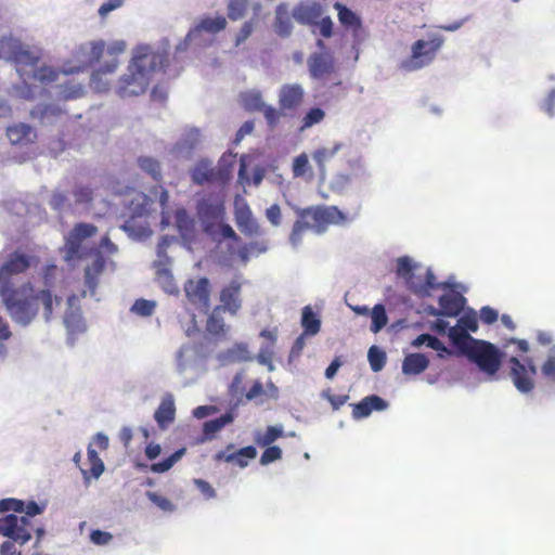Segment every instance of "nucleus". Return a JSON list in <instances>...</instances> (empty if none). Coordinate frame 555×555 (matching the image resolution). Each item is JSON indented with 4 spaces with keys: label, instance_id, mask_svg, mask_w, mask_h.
I'll list each match as a JSON object with an SVG mask.
<instances>
[{
    "label": "nucleus",
    "instance_id": "58",
    "mask_svg": "<svg viewBox=\"0 0 555 555\" xmlns=\"http://www.w3.org/2000/svg\"><path fill=\"white\" fill-rule=\"evenodd\" d=\"M90 85L98 92L106 91L109 86L108 80L105 78V75H102V72H94L92 74Z\"/></svg>",
    "mask_w": 555,
    "mask_h": 555
},
{
    "label": "nucleus",
    "instance_id": "1",
    "mask_svg": "<svg viewBox=\"0 0 555 555\" xmlns=\"http://www.w3.org/2000/svg\"><path fill=\"white\" fill-rule=\"evenodd\" d=\"M168 51L165 47L138 46L126 73L118 80L116 92L121 98L137 96L146 91L153 76L168 65Z\"/></svg>",
    "mask_w": 555,
    "mask_h": 555
},
{
    "label": "nucleus",
    "instance_id": "19",
    "mask_svg": "<svg viewBox=\"0 0 555 555\" xmlns=\"http://www.w3.org/2000/svg\"><path fill=\"white\" fill-rule=\"evenodd\" d=\"M225 26L227 18L224 16H207L202 18L199 23L189 31V34L186 35V39L195 41L201 36L202 31L217 34L223 30Z\"/></svg>",
    "mask_w": 555,
    "mask_h": 555
},
{
    "label": "nucleus",
    "instance_id": "43",
    "mask_svg": "<svg viewBox=\"0 0 555 555\" xmlns=\"http://www.w3.org/2000/svg\"><path fill=\"white\" fill-rule=\"evenodd\" d=\"M413 269L414 264L412 263V260L404 256L400 257L397 260V275L404 278L406 282L409 283V286L411 287V282L413 281Z\"/></svg>",
    "mask_w": 555,
    "mask_h": 555
},
{
    "label": "nucleus",
    "instance_id": "46",
    "mask_svg": "<svg viewBox=\"0 0 555 555\" xmlns=\"http://www.w3.org/2000/svg\"><path fill=\"white\" fill-rule=\"evenodd\" d=\"M324 117H325V112L322 108H320V107L311 108L304 117L300 130L304 131L305 129L311 128L314 125L320 124L324 119Z\"/></svg>",
    "mask_w": 555,
    "mask_h": 555
},
{
    "label": "nucleus",
    "instance_id": "60",
    "mask_svg": "<svg viewBox=\"0 0 555 555\" xmlns=\"http://www.w3.org/2000/svg\"><path fill=\"white\" fill-rule=\"evenodd\" d=\"M90 539L96 545H105L113 539V535L109 532L98 529L91 532Z\"/></svg>",
    "mask_w": 555,
    "mask_h": 555
},
{
    "label": "nucleus",
    "instance_id": "63",
    "mask_svg": "<svg viewBox=\"0 0 555 555\" xmlns=\"http://www.w3.org/2000/svg\"><path fill=\"white\" fill-rule=\"evenodd\" d=\"M254 23L251 21L245 22L236 36L235 46L238 47L243 43L253 33Z\"/></svg>",
    "mask_w": 555,
    "mask_h": 555
},
{
    "label": "nucleus",
    "instance_id": "3",
    "mask_svg": "<svg viewBox=\"0 0 555 555\" xmlns=\"http://www.w3.org/2000/svg\"><path fill=\"white\" fill-rule=\"evenodd\" d=\"M346 220L345 215L335 206L308 207L298 211V219L294 222L289 235V242L294 247L300 245L304 234L312 230L320 234L330 224L341 223Z\"/></svg>",
    "mask_w": 555,
    "mask_h": 555
},
{
    "label": "nucleus",
    "instance_id": "16",
    "mask_svg": "<svg viewBox=\"0 0 555 555\" xmlns=\"http://www.w3.org/2000/svg\"><path fill=\"white\" fill-rule=\"evenodd\" d=\"M305 96V89L300 83H285L279 90V105L281 111H295Z\"/></svg>",
    "mask_w": 555,
    "mask_h": 555
},
{
    "label": "nucleus",
    "instance_id": "40",
    "mask_svg": "<svg viewBox=\"0 0 555 555\" xmlns=\"http://www.w3.org/2000/svg\"><path fill=\"white\" fill-rule=\"evenodd\" d=\"M283 436L282 426H269L262 435L259 434L255 437V441L260 447H267Z\"/></svg>",
    "mask_w": 555,
    "mask_h": 555
},
{
    "label": "nucleus",
    "instance_id": "64",
    "mask_svg": "<svg viewBox=\"0 0 555 555\" xmlns=\"http://www.w3.org/2000/svg\"><path fill=\"white\" fill-rule=\"evenodd\" d=\"M541 370L545 377L555 380V357H548Z\"/></svg>",
    "mask_w": 555,
    "mask_h": 555
},
{
    "label": "nucleus",
    "instance_id": "45",
    "mask_svg": "<svg viewBox=\"0 0 555 555\" xmlns=\"http://www.w3.org/2000/svg\"><path fill=\"white\" fill-rule=\"evenodd\" d=\"M367 358L371 369L374 372H379L386 364V353L376 346H372L369 349Z\"/></svg>",
    "mask_w": 555,
    "mask_h": 555
},
{
    "label": "nucleus",
    "instance_id": "55",
    "mask_svg": "<svg viewBox=\"0 0 555 555\" xmlns=\"http://www.w3.org/2000/svg\"><path fill=\"white\" fill-rule=\"evenodd\" d=\"M146 496L151 502L165 512H171L175 508L173 504L167 498H164L156 492L149 491L146 492Z\"/></svg>",
    "mask_w": 555,
    "mask_h": 555
},
{
    "label": "nucleus",
    "instance_id": "2",
    "mask_svg": "<svg viewBox=\"0 0 555 555\" xmlns=\"http://www.w3.org/2000/svg\"><path fill=\"white\" fill-rule=\"evenodd\" d=\"M0 296L12 320L23 326L29 325L38 314L39 304L43 307V317L50 321L53 314V305L62 301L53 296L49 288L35 292L30 283L18 288L0 287Z\"/></svg>",
    "mask_w": 555,
    "mask_h": 555
},
{
    "label": "nucleus",
    "instance_id": "28",
    "mask_svg": "<svg viewBox=\"0 0 555 555\" xmlns=\"http://www.w3.org/2000/svg\"><path fill=\"white\" fill-rule=\"evenodd\" d=\"M152 205L153 201L147 195L144 193H135L128 204L130 218L135 219L146 216L150 212Z\"/></svg>",
    "mask_w": 555,
    "mask_h": 555
},
{
    "label": "nucleus",
    "instance_id": "14",
    "mask_svg": "<svg viewBox=\"0 0 555 555\" xmlns=\"http://www.w3.org/2000/svg\"><path fill=\"white\" fill-rule=\"evenodd\" d=\"M307 66L312 79L323 80L334 73L335 60L330 52H314L309 55Z\"/></svg>",
    "mask_w": 555,
    "mask_h": 555
},
{
    "label": "nucleus",
    "instance_id": "4",
    "mask_svg": "<svg viewBox=\"0 0 555 555\" xmlns=\"http://www.w3.org/2000/svg\"><path fill=\"white\" fill-rule=\"evenodd\" d=\"M42 512L43 507L39 506L35 501H30L27 504L24 503L23 513L26 516L7 515L0 520V532L15 542L24 544L31 539L33 526L28 517L39 515Z\"/></svg>",
    "mask_w": 555,
    "mask_h": 555
},
{
    "label": "nucleus",
    "instance_id": "56",
    "mask_svg": "<svg viewBox=\"0 0 555 555\" xmlns=\"http://www.w3.org/2000/svg\"><path fill=\"white\" fill-rule=\"evenodd\" d=\"M9 93L13 96L21 98L24 100H31L34 99L33 90L24 81L21 85L13 86Z\"/></svg>",
    "mask_w": 555,
    "mask_h": 555
},
{
    "label": "nucleus",
    "instance_id": "25",
    "mask_svg": "<svg viewBox=\"0 0 555 555\" xmlns=\"http://www.w3.org/2000/svg\"><path fill=\"white\" fill-rule=\"evenodd\" d=\"M176 406L171 395H166L155 411L154 418L159 427L165 428L175 421Z\"/></svg>",
    "mask_w": 555,
    "mask_h": 555
},
{
    "label": "nucleus",
    "instance_id": "29",
    "mask_svg": "<svg viewBox=\"0 0 555 555\" xmlns=\"http://www.w3.org/2000/svg\"><path fill=\"white\" fill-rule=\"evenodd\" d=\"M275 33L282 37H288L293 30L292 20L288 13V7L285 3H280L275 10Z\"/></svg>",
    "mask_w": 555,
    "mask_h": 555
},
{
    "label": "nucleus",
    "instance_id": "57",
    "mask_svg": "<svg viewBox=\"0 0 555 555\" xmlns=\"http://www.w3.org/2000/svg\"><path fill=\"white\" fill-rule=\"evenodd\" d=\"M457 325L463 328L465 332H476L478 330V320L476 314L468 313L464 314L459 319Z\"/></svg>",
    "mask_w": 555,
    "mask_h": 555
},
{
    "label": "nucleus",
    "instance_id": "27",
    "mask_svg": "<svg viewBox=\"0 0 555 555\" xmlns=\"http://www.w3.org/2000/svg\"><path fill=\"white\" fill-rule=\"evenodd\" d=\"M250 162V156L242 155L240 159H236V155L232 153H225L219 160V169L217 173H231L234 169V165L238 164L237 173H246L247 164Z\"/></svg>",
    "mask_w": 555,
    "mask_h": 555
},
{
    "label": "nucleus",
    "instance_id": "15",
    "mask_svg": "<svg viewBox=\"0 0 555 555\" xmlns=\"http://www.w3.org/2000/svg\"><path fill=\"white\" fill-rule=\"evenodd\" d=\"M242 283L234 279L224 285L219 294L221 311H227L231 315H236L242 308Z\"/></svg>",
    "mask_w": 555,
    "mask_h": 555
},
{
    "label": "nucleus",
    "instance_id": "8",
    "mask_svg": "<svg viewBox=\"0 0 555 555\" xmlns=\"http://www.w3.org/2000/svg\"><path fill=\"white\" fill-rule=\"evenodd\" d=\"M105 50L103 40H91L80 43L74 51V57L78 63L77 66L64 69L65 75L74 74L98 62Z\"/></svg>",
    "mask_w": 555,
    "mask_h": 555
},
{
    "label": "nucleus",
    "instance_id": "10",
    "mask_svg": "<svg viewBox=\"0 0 555 555\" xmlns=\"http://www.w3.org/2000/svg\"><path fill=\"white\" fill-rule=\"evenodd\" d=\"M33 257L20 251L11 253L0 266V287H14L12 276L25 273L31 266Z\"/></svg>",
    "mask_w": 555,
    "mask_h": 555
},
{
    "label": "nucleus",
    "instance_id": "24",
    "mask_svg": "<svg viewBox=\"0 0 555 555\" xmlns=\"http://www.w3.org/2000/svg\"><path fill=\"white\" fill-rule=\"evenodd\" d=\"M201 133L198 129L188 130L173 146V154L177 157H189L193 149L199 143Z\"/></svg>",
    "mask_w": 555,
    "mask_h": 555
},
{
    "label": "nucleus",
    "instance_id": "51",
    "mask_svg": "<svg viewBox=\"0 0 555 555\" xmlns=\"http://www.w3.org/2000/svg\"><path fill=\"white\" fill-rule=\"evenodd\" d=\"M282 457V450L278 446H267V449L262 452L260 456V464L268 465L273 463Z\"/></svg>",
    "mask_w": 555,
    "mask_h": 555
},
{
    "label": "nucleus",
    "instance_id": "36",
    "mask_svg": "<svg viewBox=\"0 0 555 555\" xmlns=\"http://www.w3.org/2000/svg\"><path fill=\"white\" fill-rule=\"evenodd\" d=\"M257 456V450L253 446L241 448L240 450L229 453L227 463L235 464L236 466L244 468L248 465L250 460Z\"/></svg>",
    "mask_w": 555,
    "mask_h": 555
},
{
    "label": "nucleus",
    "instance_id": "9",
    "mask_svg": "<svg viewBox=\"0 0 555 555\" xmlns=\"http://www.w3.org/2000/svg\"><path fill=\"white\" fill-rule=\"evenodd\" d=\"M508 362L511 364V377L515 387L520 392H530L534 387L533 377L537 374L533 361L527 358L525 362H521L518 358L511 357Z\"/></svg>",
    "mask_w": 555,
    "mask_h": 555
},
{
    "label": "nucleus",
    "instance_id": "48",
    "mask_svg": "<svg viewBox=\"0 0 555 555\" xmlns=\"http://www.w3.org/2000/svg\"><path fill=\"white\" fill-rule=\"evenodd\" d=\"M335 8L338 10V18L343 25L354 26L359 24L358 16L351 10L340 3H336Z\"/></svg>",
    "mask_w": 555,
    "mask_h": 555
},
{
    "label": "nucleus",
    "instance_id": "20",
    "mask_svg": "<svg viewBox=\"0 0 555 555\" xmlns=\"http://www.w3.org/2000/svg\"><path fill=\"white\" fill-rule=\"evenodd\" d=\"M465 298L455 292L443 294L439 297L440 310L436 315L456 317L463 310Z\"/></svg>",
    "mask_w": 555,
    "mask_h": 555
},
{
    "label": "nucleus",
    "instance_id": "41",
    "mask_svg": "<svg viewBox=\"0 0 555 555\" xmlns=\"http://www.w3.org/2000/svg\"><path fill=\"white\" fill-rule=\"evenodd\" d=\"M371 318V331L375 334L378 333L388 322L385 307L382 304H377L373 307Z\"/></svg>",
    "mask_w": 555,
    "mask_h": 555
},
{
    "label": "nucleus",
    "instance_id": "13",
    "mask_svg": "<svg viewBox=\"0 0 555 555\" xmlns=\"http://www.w3.org/2000/svg\"><path fill=\"white\" fill-rule=\"evenodd\" d=\"M234 220L240 231L246 236H257L262 233L259 223L253 217V212L244 199L235 201Z\"/></svg>",
    "mask_w": 555,
    "mask_h": 555
},
{
    "label": "nucleus",
    "instance_id": "42",
    "mask_svg": "<svg viewBox=\"0 0 555 555\" xmlns=\"http://www.w3.org/2000/svg\"><path fill=\"white\" fill-rule=\"evenodd\" d=\"M60 73L52 66L42 65L33 69L35 80L49 83L57 80Z\"/></svg>",
    "mask_w": 555,
    "mask_h": 555
},
{
    "label": "nucleus",
    "instance_id": "33",
    "mask_svg": "<svg viewBox=\"0 0 555 555\" xmlns=\"http://www.w3.org/2000/svg\"><path fill=\"white\" fill-rule=\"evenodd\" d=\"M241 103L249 112H260L266 105L262 93L258 89H248L241 93Z\"/></svg>",
    "mask_w": 555,
    "mask_h": 555
},
{
    "label": "nucleus",
    "instance_id": "38",
    "mask_svg": "<svg viewBox=\"0 0 555 555\" xmlns=\"http://www.w3.org/2000/svg\"><path fill=\"white\" fill-rule=\"evenodd\" d=\"M341 149V143H335L332 147H322L312 155L313 160L318 164L319 170H325V163L330 160Z\"/></svg>",
    "mask_w": 555,
    "mask_h": 555
},
{
    "label": "nucleus",
    "instance_id": "23",
    "mask_svg": "<svg viewBox=\"0 0 555 555\" xmlns=\"http://www.w3.org/2000/svg\"><path fill=\"white\" fill-rule=\"evenodd\" d=\"M105 258L98 251L93 262L85 269V283L92 295L95 294L99 278L105 269Z\"/></svg>",
    "mask_w": 555,
    "mask_h": 555
},
{
    "label": "nucleus",
    "instance_id": "54",
    "mask_svg": "<svg viewBox=\"0 0 555 555\" xmlns=\"http://www.w3.org/2000/svg\"><path fill=\"white\" fill-rule=\"evenodd\" d=\"M138 164L140 169L143 170L145 173H159L160 171L159 163L152 157H140L138 159Z\"/></svg>",
    "mask_w": 555,
    "mask_h": 555
},
{
    "label": "nucleus",
    "instance_id": "11",
    "mask_svg": "<svg viewBox=\"0 0 555 555\" xmlns=\"http://www.w3.org/2000/svg\"><path fill=\"white\" fill-rule=\"evenodd\" d=\"M183 291L190 304L207 311L210 307L211 285L207 278L189 279Z\"/></svg>",
    "mask_w": 555,
    "mask_h": 555
},
{
    "label": "nucleus",
    "instance_id": "22",
    "mask_svg": "<svg viewBox=\"0 0 555 555\" xmlns=\"http://www.w3.org/2000/svg\"><path fill=\"white\" fill-rule=\"evenodd\" d=\"M388 402L376 395L363 398L359 403L354 404L352 415L354 418L367 417L373 411H383L387 409Z\"/></svg>",
    "mask_w": 555,
    "mask_h": 555
},
{
    "label": "nucleus",
    "instance_id": "59",
    "mask_svg": "<svg viewBox=\"0 0 555 555\" xmlns=\"http://www.w3.org/2000/svg\"><path fill=\"white\" fill-rule=\"evenodd\" d=\"M263 113V116L267 120V122L270 125V126H275L281 116H282V113H281V109H276L275 107L271 106V105H264L263 108L260 111Z\"/></svg>",
    "mask_w": 555,
    "mask_h": 555
},
{
    "label": "nucleus",
    "instance_id": "17",
    "mask_svg": "<svg viewBox=\"0 0 555 555\" xmlns=\"http://www.w3.org/2000/svg\"><path fill=\"white\" fill-rule=\"evenodd\" d=\"M9 142L15 146H27L37 139V131L34 127L25 122H15L5 130Z\"/></svg>",
    "mask_w": 555,
    "mask_h": 555
},
{
    "label": "nucleus",
    "instance_id": "61",
    "mask_svg": "<svg viewBox=\"0 0 555 555\" xmlns=\"http://www.w3.org/2000/svg\"><path fill=\"white\" fill-rule=\"evenodd\" d=\"M266 217L273 225H280L282 218L280 206L278 204H273L269 208H267Z\"/></svg>",
    "mask_w": 555,
    "mask_h": 555
},
{
    "label": "nucleus",
    "instance_id": "62",
    "mask_svg": "<svg viewBox=\"0 0 555 555\" xmlns=\"http://www.w3.org/2000/svg\"><path fill=\"white\" fill-rule=\"evenodd\" d=\"M124 3V0H107L99 8V15L101 17H105L107 14H109L112 11L120 8Z\"/></svg>",
    "mask_w": 555,
    "mask_h": 555
},
{
    "label": "nucleus",
    "instance_id": "6",
    "mask_svg": "<svg viewBox=\"0 0 555 555\" xmlns=\"http://www.w3.org/2000/svg\"><path fill=\"white\" fill-rule=\"evenodd\" d=\"M442 44L443 38L439 35L429 36L428 40L415 41L411 49V56L402 62L401 67L408 72H414L428 66Z\"/></svg>",
    "mask_w": 555,
    "mask_h": 555
},
{
    "label": "nucleus",
    "instance_id": "47",
    "mask_svg": "<svg viewBox=\"0 0 555 555\" xmlns=\"http://www.w3.org/2000/svg\"><path fill=\"white\" fill-rule=\"evenodd\" d=\"M155 308V301L141 298L134 301L131 311L140 317H150L154 313Z\"/></svg>",
    "mask_w": 555,
    "mask_h": 555
},
{
    "label": "nucleus",
    "instance_id": "52",
    "mask_svg": "<svg viewBox=\"0 0 555 555\" xmlns=\"http://www.w3.org/2000/svg\"><path fill=\"white\" fill-rule=\"evenodd\" d=\"M11 337L12 332L10 330V325L8 321L0 315V357H4L7 354L4 341L9 340Z\"/></svg>",
    "mask_w": 555,
    "mask_h": 555
},
{
    "label": "nucleus",
    "instance_id": "18",
    "mask_svg": "<svg viewBox=\"0 0 555 555\" xmlns=\"http://www.w3.org/2000/svg\"><path fill=\"white\" fill-rule=\"evenodd\" d=\"M323 14L320 3L314 1H305L296 5L293 10V18L302 25H313L318 23Z\"/></svg>",
    "mask_w": 555,
    "mask_h": 555
},
{
    "label": "nucleus",
    "instance_id": "26",
    "mask_svg": "<svg viewBox=\"0 0 555 555\" xmlns=\"http://www.w3.org/2000/svg\"><path fill=\"white\" fill-rule=\"evenodd\" d=\"M429 365L428 358L423 353H409L402 362V373L405 375H418Z\"/></svg>",
    "mask_w": 555,
    "mask_h": 555
},
{
    "label": "nucleus",
    "instance_id": "35",
    "mask_svg": "<svg viewBox=\"0 0 555 555\" xmlns=\"http://www.w3.org/2000/svg\"><path fill=\"white\" fill-rule=\"evenodd\" d=\"M449 337L453 345L456 346L465 356L467 354V349L473 346V340H476L459 325L450 328Z\"/></svg>",
    "mask_w": 555,
    "mask_h": 555
},
{
    "label": "nucleus",
    "instance_id": "39",
    "mask_svg": "<svg viewBox=\"0 0 555 555\" xmlns=\"http://www.w3.org/2000/svg\"><path fill=\"white\" fill-rule=\"evenodd\" d=\"M185 453V448H181L173 452L170 456L162 462L154 463L150 466L153 473L162 474L168 472Z\"/></svg>",
    "mask_w": 555,
    "mask_h": 555
},
{
    "label": "nucleus",
    "instance_id": "44",
    "mask_svg": "<svg viewBox=\"0 0 555 555\" xmlns=\"http://www.w3.org/2000/svg\"><path fill=\"white\" fill-rule=\"evenodd\" d=\"M249 0H229L228 16L231 21H238L245 16Z\"/></svg>",
    "mask_w": 555,
    "mask_h": 555
},
{
    "label": "nucleus",
    "instance_id": "53",
    "mask_svg": "<svg viewBox=\"0 0 555 555\" xmlns=\"http://www.w3.org/2000/svg\"><path fill=\"white\" fill-rule=\"evenodd\" d=\"M0 512H24V501L17 499H3L0 501Z\"/></svg>",
    "mask_w": 555,
    "mask_h": 555
},
{
    "label": "nucleus",
    "instance_id": "34",
    "mask_svg": "<svg viewBox=\"0 0 555 555\" xmlns=\"http://www.w3.org/2000/svg\"><path fill=\"white\" fill-rule=\"evenodd\" d=\"M449 285L444 283H437L436 276L433 273L431 270H427L425 274V282L421 284H416L414 282H411V291L421 296H428L430 291L438 289V288H446Z\"/></svg>",
    "mask_w": 555,
    "mask_h": 555
},
{
    "label": "nucleus",
    "instance_id": "21",
    "mask_svg": "<svg viewBox=\"0 0 555 555\" xmlns=\"http://www.w3.org/2000/svg\"><path fill=\"white\" fill-rule=\"evenodd\" d=\"M221 312L220 307H215L206 320V332L215 341H220L227 338L228 326L225 325Z\"/></svg>",
    "mask_w": 555,
    "mask_h": 555
},
{
    "label": "nucleus",
    "instance_id": "5",
    "mask_svg": "<svg viewBox=\"0 0 555 555\" xmlns=\"http://www.w3.org/2000/svg\"><path fill=\"white\" fill-rule=\"evenodd\" d=\"M41 49L23 43L13 36L0 38V60L13 62L17 66L34 68L41 59Z\"/></svg>",
    "mask_w": 555,
    "mask_h": 555
},
{
    "label": "nucleus",
    "instance_id": "31",
    "mask_svg": "<svg viewBox=\"0 0 555 555\" xmlns=\"http://www.w3.org/2000/svg\"><path fill=\"white\" fill-rule=\"evenodd\" d=\"M232 422L233 415L231 413H225L220 417L205 422L203 425V438L201 441L211 440L218 431Z\"/></svg>",
    "mask_w": 555,
    "mask_h": 555
},
{
    "label": "nucleus",
    "instance_id": "37",
    "mask_svg": "<svg viewBox=\"0 0 555 555\" xmlns=\"http://www.w3.org/2000/svg\"><path fill=\"white\" fill-rule=\"evenodd\" d=\"M88 461L90 464L89 469H81L85 478H89V476L93 478H99L101 474L104 472V463L100 459L98 452L91 447H88Z\"/></svg>",
    "mask_w": 555,
    "mask_h": 555
},
{
    "label": "nucleus",
    "instance_id": "12",
    "mask_svg": "<svg viewBox=\"0 0 555 555\" xmlns=\"http://www.w3.org/2000/svg\"><path fill=\"white\" fill-rule=\"evenodd\" d=\"M98 228L91 223L80 222L74 225L66 237V259L82 258L81 244L83 240L95 235Z\"/></svg>",
    "mask_w": 555,
    "mask_h": 555
},
{
    "label": "nucleus",
    "instance_id": "32",
    "mask_svg": "<svg viewBox=\"0 0 555 555\" xmlns=\"http://www.w3.org/2000/svg\"><path fill=\"white\" fill-rule=\"evenodd\" d=\"M61 114L62 109L56 104H39L30 112L33 118L39 119L44 125L52 124Z\"/></svg>",
    "mask_w": 555,
    "mask_h": 555
},
{
    "label": "nucleus",
    "instance_id": "30",
    "mask_svg": "<svg viewBox=\"0 0 555 555\" xmlns=\"http://www.w3.org/2000/svg\"><path fill=\"white\" fill-rule=\"evenodd\" d=\"M301 326L304 335L314 336L320 332L321 320L317 313L313 312L310 306H305L301 312Z\"/></svg>",
    "mask_w": 555,
    "mask_h": 555
},
{
    "label": "nucleus",
    "instance_id": "49",
    "mask_svg": "<svg viewBox=\"0 0 555 555\" xmlns=\"http://www.w3.org/2000/svg\"><path fill=\"white\" fill-rule=\"evenodd\" d=\"M227 356L231 361H247L250 359L247 345L245 344H235L228 350Z\"/></svg>",
    "mask_w": 555,
    "mask_h": 555
},
{
    "label": "nucleus",
    "instance_id": "7",
    "mask_svg": "<svg viewBox=\"0 0 555 555\" xmlns=\"http://www.w3.org/2000/svg\"><path fill=\"white\" fill-rule=\"evenodd\" d=\"M503 353L491 343L486 340H473V346L467 349L466 357L474 362L481 372L495 375L500 370Z\"/></svg>",
    "mask_w": 555,
    "mask_h": 555
},
{
    "label": "nucleus",
    "instance_id": "50",
    "mask_svg": "<svg viewBox=\"0 0 555 555\" xmlns=\"http://www.w3.org/2000/svg\"><path fill=\"white\" fill-rule=\"evenodd\" d=\"M75 204L89 205L93 199V192L88 186H78L73 192Z\"/></svg>",
    "mask_w": 555,
    "mask_h": 555
}]
</instances>
